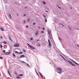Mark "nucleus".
I'll use <instances>...</instances> for the list:
<instances>
[{
    "instance_id": "f257e3e1",
    "label": "nucleus",
    "mask_w": 79,
    "mask_h": 79,
    "mask_svg": "<svg viewBox=\"0 0 79 79\" xmlns=\"http://www.w3.org/2000/svg\"><path fill=\"white\" fill-rule=\"evenodd\" d=\"M60 56H61L62 58H63V59H64V60H65V61H67V62L70 64H71V65L73 66H76V65L72 63V62H71V61H69L68 60H66V59H65V58H64V57H63L62 55L60 54Z\"/></svg>"
},
{
    "instance_id": "f03ea898",
    "label": "nucleus",
    "mask_w": 79,
    "mask_h": 79,
    "mask_svg": "<svg viewBox=\"0 0 79 79\" xmlns=\"http://www.w3.org/2000/svg\"><path fill=\"white\" fill-rule=\"evenodd\" d=\"M58 70L57 73L59 74H61V71H62V69L60 68H57L56 69Z\"/></svg>"
},
{
    "instance_id": "7ed1b4c3",
    "label": "nucleus",
    "mask_w": 79,
    "mask_h": 79,
    "mask_svg": "<svg viewBox=\"0 0 79 79\" xmlns=\"http://www.w3.org/2000/svg\"><path fill=\"white\" fill-rule=\"evenodd\" d=\"M14 46L15 47H18L19 46V44H15L14 45Z\"/></svg>"
},
{
    "instance_id": "20e7f679",
    "label": "nucleus",
    "mask_w": 79,
    "mask_h": 79,
    "mask_svg": "<svg viewBox=\"0 0 79 79\" xmlns=\"http://www.w3.org/2000/svg\"><path fill=\"white\" fill-rule=\"evenodd\" d=\"M48 42L49 44V46L50 47H52V44H51V43L50 42V40L48 39Z\"/></svg>"
},
{
    "instance_id": "39448f33",
    "label": "nucleus",
    "mask_w": 79,
    "mask_h": 79,
    "mask_svg": "<svg viewBox=\"0 0 79 79\" xmlns=\"http://www.w3.org/2000/svg\"><path fill=\"white\" fill-rule=\"evenodd\" d=\"M29 47L31 49H32L33 50H35V48L34 47L32 46L31 45H30Z\"/></svg>"
},
{
    "instance_id": "423d86ee",
    "label": "nucleus",
    "mask_w": 79,
    "mask_h": 79,
    "mask_svg": "<svg viewBox=\"0 0 79 79\" xmlns=\"http://www.w3.org/2000/svg\"><path fill=\"white\" fill-rule=\"evenodd\" d=\"M11 53V52H7L6 53H4L5 55H9V54H10Z\"/></svg>"
},
{
    "instance_id": "0eeeda50",
    "label": "nucleus",
    "mask_w": 79,
    "mask_h": 79,
    "mask_svg": "<svg viewBox=\"0 0 79 79\" xmlns=\"http://www.w3.org/2000/svg\"><path fill=\"white\" fill-rule=\"evenodd\" d=\"M69 60H71V61H73V62L74 63H75V64H76L77 63L76 62H75V61H74V60H73L72 59H70V58L69 59Z\"/></svg>"
},
{
    "instance_id": "6e6552de",
    "label": "nucleus",
    "mask_w": 79,
    "mask_h": 79,
    "mask_svg": "<svg viewBox=\"0 0 79 79\" xmlns=\"http://www.w3.org/2000/svg\"><path fill=\"white\" fill-rule=\"evenodd\" d=\"M24 57H25L24 55H22L20 56V58H24Z\"/></svg>"
},
{
    "instance_id": "1a4fd4ad",
    "label": "nucleus",
    "mask_w": 79,
    "mask_h": 79,
    "mask_svg": "<svg viewBox=\"0 0 79 79\" xmlns=\"http://www.w3.org/2000/svg\"><path fill=\"white\" fill-rule=\"evenodd\" d=\"M38 34H39V31H37L35 33V35H38Z\"/></svg>"
},
{
    "instance_id": "9d476101",
    "label": "nucleus",
    "mask_w": 79,
    "mask_h": 79,
    "mask_svg": "<svg viewBox=\"0 0 79 79\" xmlns=\"http://www.w3.org/2000/svg\"><path fill=\"white\" fill-rule=\"evenodd\" d=\"M39 74L40 76L42 78H43V76L42 75V74L40 73L39 72Z\"/></svg>"
},
{
    "instance_id": "9b49d317",
    "label": "nucleus",
    "mask_w": 79,
    "mask_h": 79,
    "mask_svg": "<svg viewBox=\"0 0 79 79\" xmlns=\"http://www.w3.org/2000/svg\"><path fill=\"white\" fill-rule=\"evenodd\" d=\"M7 73H8V74H9V76H11V74H10V72H9V71H8V72Z\"/></svg>"
},
{
    "instance_id": "f8f14e48",
    "label": "nucleus",
    "mask_w": 79,
    "mask_h": 79,
    "mask_svg": "<svg viewBox=\"0 0 79 79\" xmlns=\"http://www.w3.org/2000/svg\"><path fill=\"white\" fill-rule=\"evenodd\" d=\"M0 29L1 30H4L3 29V28L2 27H0Z\"/></svg>"
},
{
    "instance_id": "ddd939ff",
    "label": "nucleus",
    "mask_w": 79,
    "mask_h": 79,
    "mask_svg": "<svg viewBox=\"0 0 79 79\" xmlns=\"http://www.w3.org/2000/svg\"><path fill=\"white\" fill-rule=\"evenodd\" d=\"M18 76H23V74H20V75H18Z\"/></svg>"
},
{
    "instance_id": "4468645a",
    "label": "nucleus",
    "mask_w": 79,
    "mask_h": 79,
    "mask_svg": "<svg viewBox=\"0 0 79 79\" xmlns=\"http://www.w3.org/2000/svg\"><path fill=\"white\" fill-rule=\"evenodd\" d=\"M48 33L49 34V35H50V31H49V30H48Z\"/></svg>"
},
{
    "instance_id": "2eb2a0df",
    "label": "nucleus",
    "mask_w": 79,
    "mask_h": 79,
    "mask_svg": "<svg viewBox=\"0 0 79 79\" xmlns=\"http://www.w3.org/2000/svg\"><path fill=\"white\" fill-rule=\"evenodd\" d=\"M8 37H9V40H11V38L10 36H9Z\"/></svg>"
},
{
    "instance_id": "dca6fc26",
    "label": "nucleus",
    "mask_w": 79,
    "mask_h": 79,
    "mask_svg": "<svg viewBox=\"0 0 79 79\" xmlns=\"http://www.w3.org/2000/svg\"><path fill=\"white\" fill-rule=\"evenodd\" d=\"M9 16L10 17V18H12V16H11V14H9Z\"/></svg>"
},
{
    "instance_id": "f3484780",
    "label": "nucleus",
    "mask_w": 79,
    "mask_h": 79,
    "mask_svg": "<svg viewBox=\"0 0 79 79\" xmlns=\"http://www.w3.org/2000/svg\"><path fill=\"white\" fill-rule=\"evenodd\" d=\"M26 64H27V66H28V67H30V65H29L28 64L26 63Z\"/></svg>"
},
{
    "instance_id": "a211bd4d",
    "label": "nucleus",
    "mask_w": 79,
    "mask_h": 79,
    "mask_svg": "<svg viewBox=\"0 0 79 79\" xmlns=\"http://www.w3.org/2000/svg\"><path fill=\"white\" fill-rule=\"evenodd\" d=\"M45 22H46V23H47V19L45 18Z\"/></svg>"
},
{
    "instance_id": "6ab92c4d",
    "label": "nucleus",
    "mask_w": 79,
    "mask_h": 79,
    "mask_svg": "<svg viewBox=\"0 0 79 79\" xmlns=\"http://www.w3.org/2000/svg\"><path fill=\"white\" fill-rule=\"evenodd\" d=\"M43 4H44V5H46V3L44 1H43Z\"/></svg>"
},
{
    "instance_id": "aec40b11",
    "label": "nucleus",
    "mask_w": 79,
    "mask_h": 79,
    "mask_svg": "<svg viewBox=\"0 0 79 79\" xmlns=\"http://www.w3.org/2000/svg\"><path fill=\"white\" fill-rule=\"evenodd\" d=\"M4 44H6V41H4L3 42Z\"/></svg>"
},
{
    "instance_id": "412c9836",
    "label": "nucleus",
    "mask_w": 79,
    "mask_h": 79,
    "mask_svg": "<svg viewBox=\"0 0 79 79\" xmlns=\"http://www.w3.org/2000/svg\"><path fill=\"white\" fill-rule=\"evenodd\" d=\"M23 51L24 52H26V51L24 49H23Z\"/></svg>"
},
{
    "instance_id": "4be33fe9",
    "label": "nucleus",
    "mask_w": 79,
    "mask_h": 79,
    "mask_svg": "<svg viewBox=\"0 0 79 79\" xmlns=\"http://www.w3.org/2000/svg\"><path fill=\"white\" fill-rule=\"evenodd\" d=\"M23 54V52H19V54Z\"/></svg>"
},
{
    "instance_id": "5701e85b",
    "label": "nucleus",
    "mask_w": 79,
    "mask_h": 79,
    "mask_svg": "<svg viewBox=\"0 0 79 79\" xmlns=\"http://www.w3.org/2000/svg\"><path fill=\"white\" fill-rule=\"evenodd\" d=\"M13 56H14V57H16V55H15V54H13Z\"/></svg>"
},
{
    "instance_id": "b1692460",
    "label": "nucleus",
    "mask_w": 79,
    "mask_h": 79,
    "mask_svg": "<svg viewBox=\"0 0 79 79\" xmlns=\"http://www.w3.org/2000/svg\"><path fill=\"white\" fill-rule=\"evenodd\" d=\"M16 78H17V79H19V78H21V77H17Z\"/></svg>"
},
{
    "instance_id": "393cba45",
    "label": "nucleus",
    "mask_w": 79,
    "mask_h": 79,
    "mask_svg": "<svg viewBox=\"0 0 79 79\" xmlns=\"http://www.w3.org/2000/svg\"><path fill=\"white\" fill-rule=\"evenodd\" d=\"M0 47H1V48H2V47H3V46L2 45V44L1 45Z\"/></svg>"
},
{
    "instance_id": "a878e982",
    "label": "nucleus",
    "mask_w": 79,
    "mask_h": 79,
    "mask_svg": "<svg viewBox=\"0 0 79 79\" xmlns=\"http://www.w3.org/2000/svg\"><path fill=\"white\" fill-rule=\"evenodd\" d=\"M58 6V8H60V9H61V7H60L59 6Z\"/></svg>"
},
{
    "instance_id": "bb28decb",
    "label": "nucleus",
    "mask_w": 79,
    "mask_h": 79,
    "mask_svg": "<svg viewBox=\"0 0 79 79\" xmlns=\"http://www.w3.org/2000/svg\"><path fill=\"white\" fill-rule=\"evenodd\" d=\"M43 17H44V18H46V16L45 15H43Z\"/></svg>"
},
{
    "instance_id": "cd10ccee",
    "label": "nucleus",
    "mask_w": 79,
    "mask_h": 79,
    "mask_svg": "<svg viewBox=\"0 0 79 79\" xmlns=\"http://www.w3.org/2000/svg\"><path fill=\"white\" fill-rule=\"evenodd\" d=\"M21 62H22V63H25V64H26V62H25L23 61H21Z\"/></svg>"
},
{
    "instance_id": "c85d7f7f",
    "label": "nucleus",
    "mask_w": 79,
    "mask_h": 79,
    "mask_svg": "<svg viewBox=\"0 0 79 79\" xmlns=\"http://www.w3.org/2000/svg\"><path fill=\"white\" fill-rule=\"evenodd\" d=\"M0 59H3V57H2L1 56L0 57Z\"/></svg>"
},
{
    "instance_id": "c756f323",
    "label": "nucleus",
    "mask_w": 79,
    "mask_h": 79,
    "mask_svg": "<svg viewBox=\"0 0 79 79\" xmlns=\"http://www.w3.org/2000/svg\"><path fill=\"white\" fill-rule=\"evenodd\" d=\"M27 45H28L29 47V46L31 45H30V44H28V43H27Z\"/></svg>"
},
{
    "instance_id": "7c9ffc66",
    "label": "nucleus",
    "mask_w": 79,
    "mask_h": 79,
    "mask_svg": "<svg viewBox=\"0 0 79 79\" xmlns=\"http://www.w3.org/2000/svg\"><path fill=\"white\" fill-rule=\"evenodd\" d=\"M69 29L70 30H71V27H69Z\"/></svg>"
},
{
    "instance_id": "2f4dec72",
    "label": "nucleus",
    "mask_w": 79,
    "mask_h": 79,
    "mask_svg": "<svg viewBox=\"0 0 79 79\" xmlns=\"http://www.w3.org/2000/svg\"><path fill=\"white\" fill-rule=\"evenodd\" d=\"M15 53H18V51H15Z\"/></svg>"
},
{
    "instance_id": "473e14b6",
    "label": "nucleus",
    "mask_w": 79,
    "mask_h": 79,
    "mask_svg": "<svg viewBox=\"0 0 79 79\" xmlns=\"http://www.w3.org/2000/svg\"><path fill=\"white\" fill-rule=\"evenodd\" d=\"M41 33H44V32L43 31H41Z\"/></svg>"
},
{
    "instance_id": "72a5a7b5",
    "label": "nucleus",
    "mask_w": 79,
    "mask_h": 79,
    "mask_svg": "<svg viewBox=\"0 0 79 79\" xmlns=\"http://www.w3.org/2000/svg\"><path fill=\"white\" fill-rule=\"evenodd\" d=\"M38 41H39V40H36V42H37Z\"/></svg>"
},
{
    "instance_id": "f704fd0d",
    "label": "nucleus",
    "mask_w": 79,
    "mask_h": 79,
    "mask_svg": "<svg viewBox=\"0 0 79 79\" xmlns=\"http://www.w3.org/2000/svg\"><path fill=\"white\" fill-rule=\"evenodd\" d=\"M30 39L31 40H33V39H32V38H31Z\"/></svg>"
},
{
    "instance_id": "c9c22d12",
    "label": "nucleus",
    "mask_w": 79,
    "mask_h": 79,
    "mask_svg": "<svg viewBox=\"0 0 79 79\" xmlns=\"http://www.w3.org/2000/svg\"><path fill=\"white\" fill-rule=\"evenodd\" d=\"M33 25H35V23H33Z\"/></svg>"
},
{
    "instance_id": "e433bc0d",
    "label": "nucleus",
    "mask_w": 79,
    "mask_h": 79,
    "mask_svg": "<svg viewBox=\"0 0 79 79\" xmlns=\"http://www.w3.org/2000/svg\"><path fill=\"white\" fill-rule=\"evenodd\" d=\"M35 69V71L36 73H37V71H36V69Z\"/></svg>"
},
{
    "instance_id": "4c0bfd02",
    "label": "nucleus",
    "mask_w": 79,
    "mask_h": 79,
    "mask_svg": "<svg viewBox=\"0 0 79 79\" xmlns=\"http://www.w3.org/2000/svg\"><path fill=\"white\" fill-rule=\"evenodd\" d=\"M76 64H77V65H79V64L77 63H76Z\"/></svg>"
},
{
    "instance_id": "58836bf2",
    "label": "nucleus",
    "mask_w": 79,
    "mask_h": 79,
    "mask_svg": "<svg viewBox=\"0 0 79 79\" xmlns=\"http://www.w3.org/2000/svg\"><path fill=\"white\" fill-rule=\"evenodd\" d=\"M29 20H30L29 19H28L27 20V22H28V21H29Z\"/></svg>"
},
{
    "instance_id": "ea45409f",
    "label": "nucleus",
    "mask_w": 79,
    "mask_h": 79,
    "mask_svg": "<svg viewBox=\"0 0 79 79\" xmlns=\"http://www.w3.org/2000/svg\"><path fill=\"white\" fill-rule=\"evenodd\" d=\"M3 52H4V53H5V50H4L3 51Z\"/></svg>"
},
{
    "instance_id": "a19ab883",
    "label": "nucleus",
    "mask_w": 79,
    "mask_h": 79,
    "mask_svg": "<svg viewBox=\"0 0 79 79\" xmlns=\"http://www.w3.org/2000/svg\"><path fill=\"white\" fill-rule=\"evenodd\" d=\"M36 74H37V75L38 76H39V74H38V73H36Z\"/></svg>"
},
{
    "instance_id": "79ce46f5",
    "label": "nucleus",
    "mask_w": 79,
    "mask_h": 79,
    "mask_svg": "<svg viewBox=\"0 0 79 79\" xmlns=\"http://www.w3.org/2000/svg\"><path fill=\"white\" fill-rule=\"evenodd\" d=\"M62 26H63V27H64V25H63V24H61Z\"/></svg>"
},
{
    "instance_id": "37998d69",
    "label": "nucleus",
    "mask_w": 79,
    "mask_h": 79,
    "mask_svg": "<svg viewBox=\"0 0 79 79\" xmlns=\"http://www.w3.org/2000/svg\"><path fill=\"white\" fill-rule=\"evenodd\" d=\"M0 39H2V36L0 37Z\"/></svg>"
},
{
    "instance_id": "c03bdc74",
    "label": "nucleus",
    "mask_w": 79,
    "mask_h": 79,
    "mask_svg": "<svg viewBox=\"0 0 79 79\" xmlns=\"http://www.w3.org/2000/svg\"><path fill=\"white\" fill-rule=\"evenodd\" d=\"M59 40H61V39H60V38H59Z\"/></svg>"
},
{
    "instance_id": "a18cd8bd",
    "label": "nucleus",
    "mask_w": 79,
    "mask_h": 79,
    "mask_svg": "<svg viewBox=\"0 0 79 79\" xmlns=\"http://www.w3.org/2000/svg\"><path fill=\"white\" fill-rule=\"evenodd\" d=\"M23 23H26V21H24Z\"/></svg>"
},
{
    "instance_id": "49530a36",
    "label": "nucleus",
    "mask_w": 79,
    "mask_h": 79,
    "mask_svg": "<svg viewBox=\"0 0 79 79\" xmlns=\"http://www.w3.org/2000/svg\"><path fill=\"white\" fill-rule=\"evenodd\" d=\"M27 8V7L26 6L25 7V8Z\"/></svg>"
},
{
    "instance_id": "de8ad7c7",
    "label": "nucleus",
    "mask_w": 79,
    "mask_h": 79,
    "mask_svg": "<svg viewBox=\"0 0 79 79\" xmlns=\"http://www.w3.org/2000/svg\"><path fill=\"white\" fill-rule=\"evenodd\" d=\"M43 30H44V29H45V28L44 27H43Z\"/></svg>"
},
{
    "instance_id": "09e8293b",
    "label": "nucleus",
    "mask_w": 79,
    "mask_h": 79,
    "mask_svg": "<svg viewBox=\"0 0 79 79\" xmlns=\"http://www.w3.org/2000/svg\"><path fill=\"white\" fill-rule=\"evenodd\" d=\"M45 12H47V13H48V11L46 10Z\"/></svg>"
},
{
    "instance_id": "8fccbe9b",
    "label": "nucleus",
    "mask_w": 79,
    "mask_h": 79,
    "mask_svg": "<svg viewBox=\"0 0 79 79\" xmlns=\"http://www.w3.org/2000/svg\"><path fill=\"white\" fill-rule=\"evenodd\" d=\"M26 14H24L23 15V16H26Z\"/></svg>"
},
{
    "instance_id": "3c124183",
    "label": "nucleus",
    "mask_w": 79,
    "mask_h": 79,
    "mask_svg": "<svg viewBox=\"0 0 79 79\" xmlns=\"http://www.w3.org/2000/svg\"><path fill=\"white\" fill-rule=\"evenodd\" d=\"M77 47L79 48V45H77Z\"/></svg>"
},
{
    "instance_id": "603ef678",
    "label": "nucleus",
    "mask_w": 79,
    "mask_h": 79,
    "mask_svg": "<svg viewBox=\"0 0 79 79\" xmlns=\"http://www.w3.org/2000/svg\"><path fill=\"white\" fill-rule=\"evenodd\" d=\"M61 24H61V23H59V25H61Z\"/></svg>"
},
{
    "instance_id": "864d4df0",
    "label": "nucleus",
    "mask_w": 79,
    "mask_h": 79,
    "mask_svg": "<svg viewBox=\"0 0 79 79\" xmlns=\"http://www.w3.org/2000/svg\"><path fill=\"white\" fill-rule=\"evenodd\" d=\"M26 27H28V26H26Z\"/></svg>"
},
{
    "instance_id": "5fc2aeb1",
    "label": "nucleus",
    "mask_w": 79,
    "mask_h": 79,
    "mask_svg": "<svg viewBox=\"0 0 79 79\" xmlns=\"http://www.w3.org/2000/svg\"><path fill=\"white\" fill-rule=\"evenodd\" d=\"M2 31H5V30H2Z\"/></svg>"
},
{
    "instance_id": "6e6d98bb",
    "label": "nucleus",
    "mask_w": 79,
    "mask_h": 79,
    "mask_svg": "<svg viewBox=\"0 0 79 79\" xmlns=\"http://www.w3.org/2000/svg\"><path fill=\"white\" fill-rule=\"evenodd\" d=\"M17 16H19V15H18V14H17Z\"/></svg>"
},
{
    "instance_id": "4d7b16f0",
    "label": "nucleus",
    "mask_w": 79,
    "mask_h": 79,
    "mask_svg": "<svg viewBox=\"0 0 79 79\" xmlns=\"http://www.w3.org/2000/svg\"><path fill=\"white\" fill-rule=\"evenodd\" d=\"M70 9H73V8H72V7H70Z\"/></svg>"
},
{
    "instance_id": "13d9d810",
    "label": "nucleus",
    "mask_w": 79,
    "mask_h": 79,
    "mask_svg": "<svg viewBox=\"0 0 79 79\" xmlns=\"http://www.w3.org/2000/svg\"><path fill=\"white\" fill-rule=\"evenodd\" d=\"M38 46H40V44H38Z\"/></svg>"
},
{
    "instance_id": "bf43d9fd",
    "label": "nucleus",
    "mask_w": 79,
    "mask_h": 79,
    "mask_svg": "<svg viewBox=\"0 0 79 79\" xmlns=\"http://www.w3.org/2000/svg\"><path fill=\"white\" fill-rule=\"evenodd\" d=\"M18 28H19V27H17Z\"/></svg>"
},
{
    "instance_id": "052dcab7",
    "label": "nucleus",
    "mask_w": 79,
    "mask_h": 79,
    "mask_svg": "<svg viewBox=\"0 0 79 79\" xmlns=\"http://www.w3.org/2000/svg\"><path fill=\"white\" fill-rule=\"evenodd\" d=\"M15 3H16V2H15Z\"/></svg>"
},
{
    "instance_id": "680f3d73",
    "label": "nucleus",
    "mask_w": 79,
    "mask_h": 79,
    "mask_svg": "<svg viewBox=\"0 0 79 79\" xmlns=\"http://www.w3.org/2000/svg\"><path fill=\"white\" fill-rule=\"evenodd\" d=\"M27 0V1H28V0Z\"/></svg>"
},
{
    "instance_id": "e2e57ef3",
    "label": "nucleus",
    "mask_w": 79,
    "mask_h": 79,
    "mask_svg": "<svg viewBox=\"0 0 79 79\" xmlns=\"http://www.w3.org/2000/svg\"><path fill=\"white\" fill-rule=\"evenodd\" d=\"M39 28H40V27H39Z\"/></svg>"
},
{
    "instance_id": "0e129e2a",
    "label": "nucleus",
    "mask_w": 79,
    "mask_h": 79,
    "mask_svg": "<svg viewBox=\"0 0 79 79\" xmlns=\"http://www.w3.org/2000/svg\"><path fill=\"white\" fill-rule=\"evenodd\" d=\"M78 30H79V28L78 29Z\"/></svg>"
}]
</instances>
